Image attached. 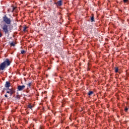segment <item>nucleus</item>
I'll return each instance as SVG.
<instances>
[{"label": "nucleus", "mask_w": 129, "mask_h": 129, "mask_svg": "<svg viewBox=\"0 0 129 129\" xmlns=\"http://www.w3.org/2000/svg\"><path fill=\"white\" fill-rule=\"evenodd\" d=\"M3 20L4 23H5V24L3 25L2 30H3L5 34H9V25H11L12 20H11L10 18H8L6 15L3 17Z\"/></svg>", "instance_id": "obj_1"}, {"label": "nucleus", "mask_w": 129, "mask_h": 129, "mask_svg": "<svg viewBox=\"0 0 129 129\" xmlns=\"http://www.w3.org/2000/svg\"><path fill=\"white\" fill-rule=\"evenodd\" d=\"M12 63V61L10 60V59L6 58L4 61L0 63V72L5 71L6 68H8L10 65Z\"/></svg>", "instance_id": "obj_2"}, {"label": "nucleus", "mask_w": 129, "mask_h": 129, "mask_svg": "<svg viewBox=\"0 0 129 129\" xmlns=\"http://www.w3.org/2000/svg\"><path fill=\"white\" fill-rule=\"evenodd\" d=\"M8 90L9 91H7L6 93H9L10 95V96H12V95H13L16 92L14 88L8 89Z\"/></svg>", "instance_id": "obj_3"}, {"label": "nucleus", "mask_w": 129, "mask_h": 129, "mask_svg": "<svg viewBox=\"0 0 129 129\" xmlns=\"http://www.w3.org/2000/svg\"><path fill=\"white\" fill-rule=\"evenodd\" d=\"M54 5H56V7H57V8L58 7H61L62 5H63V2L62 1V0H59L58 1H57L56 3L55 2Z\"/></svg>", "instance_id": "obj_4"}, {"label": "nucleus", "mask_w": 129, "mask_h": 129, "mask_svg": "<svg viewBox=\"0 0 129 129\" xmlns=\"http://www.w3.org/2000/svg\"><path fill=\"white\" fill-rule=\"evenodd\" d=\"M26 87V86L25 85H19L17 87V89L18 91H22V90H24V89H25V88Z\"/></svg>", "instance_id": "obj_5"}, {"label": "nucleus", "mask_w": 129, "mask_h": 129, "mask_svg": "<svg viewBox=\"0 0 129 129\" xmlns=\"http://www.w3.org/2000/svg\"><path fill=\"white\" fill-rule=\"evenodd\" d=\"M34 106H35V105L32 104V103H29L27 106V108H29L30 109H31V110H32L33 108H34Z\"/></svg>", "instance_id": "obj_6"}, {"label": "nucleus", "mask_w": 129, "mask_h": 129, "mask_svg": "<svg viewBox=\"0 0 129 129\" xmlns=\"http://www.w3.org/2000/svg\"><path fill=\"white\" fill-rule=\"evenodd\" d=\"M5 87H6V88H9V87H11V82H10V81H7L6 82Z\"/></svg>", "instance_id": "obj_7"}, {"label": "nucleus", "mask_w": 129, "mask_h": 129, "mask_svg": "<svg viewBox=\"0 0 129 129\" xmlns=\"http://www.w3.org/2000/svg\"><path fill=\"white\" fill-rule=\"evenodd\" d=\"M27 86L29 88H31V87H33V86H34V83H33V82H32L30 83H28L27 84Z\"/></svg>", "instance_id": "obj_8"}, {"label": "nucleus", "mask_w": 129, "mask_h": 129, "mask_svg": "<svg viewBox=\"0 0 129 129\" xmlns=\"http://www.w3.org/2000/svg\"><path fill=\"white\" fill-rule=\"evenodd\" d=\"M15 99H18V100H20L21 99V95L19 94V93H17L16 96H15Z\"/></svg>", "instance_id": "obj_9"}, {"label": "nucleus", "mask_w": 129, "mask_h": 129, "mask_svg": "<svg viewBox=\"0 0 129 129\" xmlns=\"http://www.w3.org/2000/svg\"><path fill=\"white\" fill-rule=\"evenodd\" d=\"M27 29H28V27H27V25H24V27H23V32H24V33H26V32H28V30H26Z\"/></svg>", "instance_id": "obj_10"}, {"label": "nucleus", "mask_w": 129, "mask_h": 129, "mask_svg": "<svg viewBox=\"0 0 129 129\" xmlns=\"http://www.w3.org/2000/svg\"><path fill=\"white\" fill-rule=\"evenodd\" d=\"M16 44H17V43L15 41H12L11 43H10V46L11 47H15V46H16Z\"/></svg>", "instance_id": "obj_11"}, {"label": "nucleus", "mask_w": 129, "mask_h": 129, "mask_svg": "<svg viewBox=\"0 0 129 129\" xmlns=\"http://www.w3.org/2000/svg\"><path fill=\"white\" fill-rule=\"evenodd\" d=\"M91 22L92 23L94 22V14H91Z\"/></svg>", "instance_id": "obj_12"}, {"label": "nucleus", "mask_w": 129, "mask_h": 129, "mask_svg": "<svg viewBox=\"0 0 129 129\" xmlns=\"http://www.w3.org/2000/svg\"><path fill=\"white\" fill-rule=\"evenodd\" d=\"M11 7L13 8L12 12V13H14V12H15V11L16 10V9H17V7H15L14 6V5H12Z\"/></svg>", "instance_id": "obj_13"}, {"label": "nucleus", "mask_w": 129, "mask_h": 129, "mask_svg": "<svg viewBox=\"0 0 129 129\" xmlns=\"http://www.w3.org/2000/svg\"><path fill=\"white\" fill-rule=\"evenodd\" d=\"M114 71H115V73H117V72H118V67H115Z\"/></svg>", "instance_id": "obj_14"}, {"label": "nucleus", "mask_w": 129, "mask_h": 129, "mask_svg": "<svg viewBox=\"0 0 129 129\" xmlns=\"http://www.w3.org/2000/svg\"><path fill=\"white\" fill-rule=\"evenodd\" d=\"M92 94H93V91H90L88 93V95H89V96H90V95H92Z\"/></svg>", "instance_id": "obj_15"}, {"label": "nucleus", "mask_w": 129, "mask_h": 129, "mask_svg": "<svg viewBox=\"0 0 129 129\" xmlns=\"http://www.w3.org/2000/svg\"><path fill=\"white\" fill-rule=\"evenodd\" d=\"M123 2L124 4H127V5H128V4H129V1H128V0H123Z\"/></svg>", "instance_id": "obj_16"}, {"label": "nucleus", "mask_w": 129, "mask_h": 129, "mask_svg": "<svg viewBox=\"0 0 129 129\" xmlns=\"http://www.w3.org/2000/svg\"><path fill=\"white\" fill-rule=\"evenodd\" d=\"M124 110L125 112H127V111L128 110V108L127 107H125L124 109Z\"/></svg>", "instance_id": "obj_17"}, {"label": "nucleus", "mask_w": 129, "mask_h": 129, "mask_svg": "<svg viewBox=\"0 0 129 129\" xmlns=\"http://www.w3.org/2000/svg\"><path fill=\"white\" fill-rule=\"evenodd\" d=\"M21 54H26V51H25V50H22L21 51Z\"/></svg>", "instance_id": "obj_18"}, {"label": "nucleus", "mask_w": 129, "mask_h": 129, "mask_svg": "<svg viewBox=\"0 0 129 129\" xmlns=\"http://www.w3.org/2000/svg\"><path fill=\"white\" fill-rule=\"evenodd\" d=\"M1 30L0 29V38H2L3 37V33L1 32Z\"/></svg>", "instance_id": "obj_19"}, {"label": "nucleus", "mask_w": 129, "mask_h": 129, "mask_svg": "<svg viewBox=\"0 0 129 129\" xmlns=\"http://www.w3.org/2000/svg\"><path fill=\"white\" fill-rule=\"evenodd\" d=\"M44 128V127L43 126H41L40 127H39V129H43Z\"/></svg>", "instance_id": "obj_20"}, {"label": "nucleus", "mask_w": 129, "mask_h": 129, "mask_svg": "<svg viewBox=\"0 0 129 129\" xmlns=\"http://www.w3.org/2000/svg\"><path fill=\"white\" fill-rule=\"evenodd\" d=\"M5 97H6V98H8V95L5 94Z\"/></svg>", "instance_id": "obj_21"}]
</instances>
